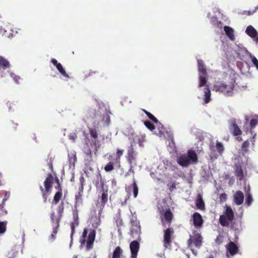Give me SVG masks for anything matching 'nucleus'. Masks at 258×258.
Listing matches in <instances>:
<instances>
[{"mask_svg": "<svg viewBox=\"0 0 258 258\" xmlns=\"http://www.w3.org/2000/svg\"><path fill=\"white\" fill-rule=\"evenodd\" d=\"M249 143L248 141H244L242 145V148L243 150H244L245 151L247 150V149L249 147Z\"/></svg>", "mask_w": 258, "mask_h": 258, "instance_id": "8fccbe9b", "label": "nucleus"}, {"mask_svg": "<svg viewBox=\"0 0 258 258\" xmlns=\"http://www.w3.org/2000/svg\"><path fill=\"white\" fill-rule=\"evenodd\" d=\"M257 9H258V6L255 7V9L254 11H244L243 12V15H247V16H249V15H252L254 12H255V11H256V10H257Z\"/></svg>", "mask_w": 258, "mask_h": 258, "instance_id": "09e8293b", "label": "nucleus"}, {"mask_svg": "<svg viewBox=\"0 0 258 258\" xmlns=\"http://www.w3.org/2000/svg\"><path fill=\"white\" fill-rule=\"evenodd\" d=\"M80 256L79 255H74L73 258H79Z\"/></svg>", "mask_w": 258, "mask_h": 258, "instance_id": "69168bd1", "label": "nucleus"}, {"mask_svg": "<svg viewBox=\"0 0 258 258\" xmlns=\"http://www.w3.org/2000/svg\"><path fill=\"white\" fill-rule=\"evenodd\" d=\"M173 233L174 230L172 228H168L164 230L163 244L165 247L168 248L171 246Z\"/></svg>", "mask_w": 258, "mask_h": 258, "instance_id": "6e6552de", "label": "nucleus"}, {"mask_svg": "<svg viewBox=\"0 0 258 258\" xmlns=\"http://www.w3.org/2000/svg\"><path fill=\"white\" fill-rule=\"evenodd\" d=\"M176 161L181 166L187 167L190 164H195L197 162V155L195 151L189 150L187 154H182L178 156Z\"/></svg>", "mask_w": 258, "mask_h": 258, "instance_id": "7ed1b4c3", "label": "nucleus"}, {"mask_svg": "<svg viewBox=\"0 0 258 258\" xmlns=\"http://www.w3.org/2000/svg\"><path fill=\"white\" fill-rule=\"evenodd\" d=\"M6 228V223L4 222H0V233H3L5 232Z\"/></svg>", "mask_w": 258, "mask_h": 258, "instance_id": "a19ab883", "label": "nucleus"}, {"mask_svg": "<svg viewBox=\"0 0 258 258\" xmlns=\"http://www.w3.org/2000/svg\"><path fill=\"white\" fill-rule=\"evenodd\" d=\"M258 124V119L252 118L250 120L249 125L251 128H254Z\"/></svg>", "mask_w": 258, "mask_h": 258, "instance_id": "58836bf2", "label": "nucleus"}, {"mask_svg": "<svg viewBox=\"0 0 258 258\" xmlns=\"http://www.w3.org/2000/svg\"><path fill=\"white\" fill-rule=\"evenodd\" d=\"M252 202V198L250 194H246V203L249 206Z\"/></svg>", "mask_w": 258, "mask_h": 258, "instance_id": "79ce46f5", "label": "nucleus"}, {"mask_svg": "<svg viewBox=\"0 0 258 258\" xmlns=\"http://www.w3.org/2000/svg\"><path fill=\"white\" fill-rule=\"evenodd\" d=\"M94 127H91L89 128V133L90 136L94 140H92V143L93 145L97 148L99 147V142L97 140V138H98V134L96 130V128L98 127H95L93 125Z\"/></svg>", "mask_w": 258, "mask_h": 258, "instance_id": "9d476101", "label": "nucleus"}, {"mask_svg": "<svg viewBox=\"0 0 258 258\" xmlns=\"http://www.w3.org/2000/svg\"><path fill=\"white\" fill-rule=\"evenodd\" d=\"M255 38V41H256V42L258 43V36H256Z\"/></svg>", "mask_w": 258, "mask_h": 258, "instance_id": "0e129e2a", "label": "nucleus"}, {"mask_svg": "<svg viewBox=\"0 0 258 258\" xmlns=\"http://www.w3.org/2000/svg\"><path fill=\"white\" fill-rule=\"evenodd\" d=\"M132 186L133 188L134 197L136 198L138 195L139 188L135 178H134Z\"/></svg>", "mask_w": 258, "mask_h": 258, "instance_id": "f704fd0d", "label": "nucleus"}, {"mask_svg": "<svg viewBox=\"0 0 258 258\" xmlns=\"http://www.w3.org/2000/svg\"><path fill=\"white\" fill-rule=\"evenodd\" d=\"M123 150L117 149L116 150V159L120 160L121 156L123 155Z\"/></svg>", "mask_w": 258, "mask_h": 258, "instance_id": "a18cd8bd", "label": "nucleus"}, {"mask_svg": "<svg viewBox=\"0 0 258 258\" xmlns=\"http://www.w3.org/2000/svg\"><path fill=\"white\" fill-rule=\"evenodd\" d=\"M87 234H88V230L87 228H85L84 229V231H83V232L82 234V237L83 238V239H81V244H84L85 243V242H86L85 238L87 237Z\"/></svg>", "mask_w": 258, "mask_h": 258, "instance_id": "ea45409f", "label": "nucleus"}, {"mask_svg": "<svg viewBox=\"0 0 258 258\" xmlns=\"http://www.w3.org/2000/svg\"><path fill=\"white\" fill-rule=\"evenodd\" d=\"M143 111L150 119L156 123H159L162 126V128L163 127L162 124L159 122L158 120L152 114L145 109Z\"/></svg>", "mask_w": 258, "mask_h": 258, "instance_id": "473e14b6", "label": "nucleus"}, {"mask_svg": "<svg viewBox=\"0 0 258 258\" xmlns=\"http://www.w3.org/2000/svg\"><path fill=\"white\" fill-rule=\"evenodd\" d=\"M219 199L221 202H225L227 199V196L225 193L221 194L219 196Z\"/></svg>", "mask_w": 258, "mask_h": 258, "instance_id": "49530a36", "label": "nucleus"}, {"mask_svg": "<svg viewBox=\"0 0 258 258\" xmlns=\"http://www.w3.org/2000/svg\"><path fill=\"white\" fill-rule=\"evenodd\" d=\"M104 180L102 178V176L100 172V171H98L97 174H96V176L95 177V178L93 180V183L96 186L97 189L99 188V184L102 182V181H103Z\"/></svg>", "mask_w": 258, "mask_h": 258, "instance_id": "4be33fe9", "label": "nucleus"}, {"mask_svg": "<svg viewBox=\"0 0 258 258\" xmlns=\"http://www.w3.org/2000/svg\"><path fill=\"white\" fill-rule=\"evenodd\" d=\"M251 61L253 63L254 66L256 67L257 70H258V60L257 58L253 55L250 56Z\"/></svg>", "mask_w": 258, "mask_h": 258, "instance_id": "c03bdc74", "label": "nucleus"}, {"mask_svg": "<svg viewBox=\"0 0 258 258\" xmlns=\"http://www.w3.org/2000/svg\"><path fill=\"white\" fill-rule=\"evenodd\" d=\"M99 188L101 192H105L108 191V186L106 185L105 181L104 180L99 184Z\"/></svg>", "mask_w": 258, "mask_h": 258, "instance_id": "c9c22d12", "label": "nucleus"}, {"mask_svg": "<svg viewBox=\"0 0 258 258\" xmlns=\"http://www.w3.org/2000/svg\"><path fill=\"white\" fill-rule=\"evenodd\" d=\"M51 62L56 67L58 72L60 73L61 75H62L63 77L70 78L68 74H67L65 70L63 69V67L61 64L60 63L58 62L57 60L54 58H52L51 60Z\"/></svg>", "mask_w": 258, "mask_h": 258, "instance_id": "2eb2a0df", "label": "nucleus"}, {"mask_svg": "<svg viewBox=\"0 0 258 258\" xmlns=\"http://www.w3.org/2000/svg\"><path fill=\"white\" fill-rule=\"evenodd\" d=\"M191 250L192 251V253H193L195 255H197V252L194 250V249H191Z\"/></svg>", "mask_w": 258, "mask_h": 258, "instance_id": "e2e57ef3", "label": "nucleus"}, {"mask_svg": "<svg viewBox=\"0 0 258 258\" xmlns=\"http://www.w3.org/2000/svg\"><path fill=\"white\" fill-rule=\"evenodd\" d=\"M82 196V193L78 192V193L75 196L76 203H77L81 199Z\"/></svg>", "mask_w": 258, "mask_h": 258, "instance_id": "864d4df0", "label": "nucleus"}, {"mask_svg": "<svg viewBox=\"0 0 258 258\" xmlns=\"http://www.w3.org/2000/svg\"><path fill=\"white\" fill-rule=\"evenodd\" d=\"M55 188L58 189V191H62L60 183L57 184V186H55Z\"/></svg>", "mask_w": 258, "mask_h": 258, "instance_id": "6e6d98bb", "label": "nucleus"}, {"mask_svg": "<svg viewBox=\"0 0 258 258\" xmlns=\"http://www.w3.org/2000/svg\"><path fill=\"white\" fill-rule=\"evenodd\" d=\"M208 81V75H199V87L205 86Z\"/></svg>", "mask_w": 258, "mask_h": 258, "instance_id": "c85d7f7f", "label": "nucleus"}, {"mask_svg": "<svg viewBox=\"0 0 258 258\" xmlns=\"http://www.w3.org/2000/svg\"><path fill=\"white\" fill-rule=\"evenodd\" d=\"M96 236V232L94 230H91L88 236L86 244V249L89 250L93 248L94 245V241Z\"/></svg>", "mask_w": 258, "mask_h": 258, "instance_id": "1a4fd4ad", "label": "nucleus"}, {"mask_svg": "<svg viewBox=\"0 0 258 258\" xmlns=\"http://www.w3.org/2000/svg\"><path fill=\"white\" fill-rule=\"evenodd\" d=\"M123 253V250L120 246H117L114 250L112 258H120Z\"/></svg>", "mask_w": 258, "mask_h": 258, "instance_id": "c756f323", "label": "nucleus"}, {"mask_svg": "<svg viewBox=\"0 0 258 258\" xmlns=\"http://www.w3.org/2000/svg\"><path fill=\"white\" fill-rule=\"evenodd\" d=\"M216 148L218 152V153L221 155L224 150V147L223 145L222 144V143L219 142L218 141H217L216 143Z\"/></svg>", "mask_w": 258, "mask_h": 258, "instance_id": "72a5a7b5", "label": "nucleus"}, {"mask_svg": "<svg viewBox=\"0 0 258 258\" xmlns=\"http://www.w3.org/2000/svg\"><path fill=\"white\" fill-rule=\"evenodd\" d=\"M229 130L234 136H238L242 134V131L238 127L235 120L232 121L229 126Z\"/></svg>", "mask_w": 258, "mask_h": 258, "instance_id": "4468645a", "label": "nucleus"}, {"mask_svg": "<svg viewBox=\"0 0 258 258\" xmlns=\"http://www.w3.org/2000/svg\"><path fill=\"white\" fill-rule=\"evenodd\" d=\"M53 158L51 157L49 159L48 161V166L49 167V169H50L51 171H53Z\"/></svg>", "mask_w": 258, "mask_h": 258, "instance_id": "3c124183", "label": "nucleus"}, {"mask_svg": "<svg viewBox=\"0 0 258 258\" xmlns=\"http://www.w3.org/2000/svg\"><path fill=\"white\" fill-rule=\"evenodd\" d=\"M0 67H1L3 70L10 68L9 61L2 56H0Z\"/></svg>", "mask_w": 258, "mask_h": 258, "instance_id": "bb28decb", "label": "nucleus"}, {"mask_svg": "<svg viewBox=\"0 0 258 258\" xmlns=\"http://www.w3.org/2000/svg\"><path fill=\"white\" fill-rule=\"evenodd\" d=\"M130 195H131V194L130 193H128L127 195V196L125 198V201H124V203H126V201L129 200L130 198Z\"/></svg>", "mask_w": 258, "mask_h": 258, "instance_id": "bf43d9fd", "label": "nucleus"}, {"mask_svg": "<svg viewBox=\"0 0 258 258\" xmlns=\"http://www.w3.org/2000/svg\"><path fill=\"white\" fill-rule=\"evenodd\" d=\"M233 168L235 176L238 178L240 181L243 180L244 177V171L240 163L234 165Z\"/></svg>", "mask_w": 258, "mask_h": 258, "instance_id": "9b49d317", "label": "nucleus"}, {"mask_svg": "<svg viewBox=\"0 0 258 258\" xmlns=\"http://www.w3.org/2000/svg\"><path fill=\"white\" fill-rule=\"evenodd\" d=\"M198 63L199 75H208L204 61L201 59H199L198 60Z\"/></svg>", "mask_w": 258, "mask_h": 258, "instance_id": "5701e85b", "label": "nucleus"}, {"mask_svg": "<svg viewBox=\"0 0 258 258\" xmlns=\"http://www.w3.org/2000/svg\"><path fill=\"white\" fill-rule=\"evenodd\" d=\"M164 218L165 221L162 218L161 221L162 224L165 226V222H167L168 224H170L173 218V215L169 209L166 210L164 213Z\"/></svg>", "mask_w": 258, "mask_h": 258, "instance_id": "aec40b11", "label": "nucleus"}, {"mask_svg": "<svg viewBox=\"0 0 258 258\" xmlns=\"http://www.w3.org/2000/svg\"><path fill=\"white\" fill-rule=\"evenodd\" d=\"M18 124H15L13 122H12L11 123V126L12 127H13L14 130H16V126Z\"/></svg>", "mask_w": 258, "mask_h": 258, "instance_id": "13d9d810", "label": "nucleus"}, {"mask_svg": "<svg viewBox=\"0 0 258 258\" xmlns=\"http://www.w3.org/2000/svg\"><path fill=\"white\" fill-rule=\"evenodd\" d=\"M194 224L197 228L201 227L203 223V220L201 215L198 213L195 212L192 215Z\"/></svg>", "mask_w": 258, "mask_h": 258, "instance_id": "dca6fc26", "label": "nucleus"}, {"mask_svg": "<svg viewBox=\"0 0 258 258\" xmlns=\"http://www.w3.org/2000/svg\"><path fill=\"white\" fill-rule=\"evenodd\" d=\"M234 202L237 205H240L243 203L244 195L241 191H237L234 195Z\"/></svg>", "mask_w": 258, "mask_h": 258, "instance_id": "412c9836", "label": "nucleus"}, {"mask_svg": "<svg viewBox=\"0 0 258 258\" xmlns=\"http://www.w3.org/2000/svg\"><path fill=\"white\" fill-rule=\"evenodd\" d=\"M224 30L226 35L230 40H233L234 39V30L232 28L225 26L224 27Z\"/></svg>", "mask_w": 258, "mask_h": 258, "instance_id": "a878e982", "label": "nucleus"}, {"mask_svg": "<svg viewBox=\"0 0 258 258\" xmlns=\"http://www.w3.org/2000/svg\"><path fill=\"white\" fill-rule=\"evenodd\" d=\"M245 32L249 36L252 38H255L258 34L256 30L251 25L247 27Z\"/></svg>", "mask_w": 258, "mask_h": 258, "instance_id": "b1692460", "label": "nucleus"}, {"mask_svg": "<svg viewBox=\"0 0 258 258\" xmlns=\"http://www.w3.org/2000/svg\"><path fill=\"white\" fill-rule=\"evenodd\" d=\"M69 138L70 140H72L73 142H75L77 139V134L75 133H71L69 135Z\"/></svg>", "mask_w": 258, "mask_h": 258, "instance_id": "37998d69", "label": "nucleus"}, {"mask_svg": "<svg viewBox=\"0 0 258 258\" xmlns=\"http://www.w3.org/2000/svg\"><path fill=\"white\" fill-rule=\"evenodd\" d=\"M73 222L71 223V229L72 234L75 232V225H78L79 224V215L78 211L75 206V209L73 211Z\"/></svg>", "mask_w": 258, "mask_h": 258, "instance_id": "a211bd4d", "label": "nucleus"}, {"mask_svg": "<svg viewBox=\"0 0 258 258\" xmlns=\"http://www.w3.org/2000/svg\"><path fill=\"white\" fill-rule=\"evenodd\" d=\"M54 182V178L51 173L47 175L46 178L44 181V185L45 192H50Z\"/></svg>", "mask_w": 258, "mask_h": 258, "instance_id": "f8f14e48", "label": "nucleus"}, {"mask_svg": "<svg viewBox=\"0 0 258 258\" xmlns=\"http://www.w3.org/2000/svg\"><path fill=\"white\" fill-rule=\"evenodd\" d=\"M137 153L135 150L133 145L131 144L128 148L127 153L126 156V159L130 165V169L128 172L125 174L126 176L127 174H128L129 172L132 173L134 174L135 172L134 168L135 166L137 165Z\"/></svg>", "mask_w": 258, "mask_h": 258, "instance_id": "39448f33", "label": "nucleus"}, {"mask_svg": "<svg viewBox=\"0 0 258 258\" xmlns=\"http://www.w3.org/2000/svg\"><path fill=\"white\" fill-rule=\"evenodd\" d=\"M47 192H45V189L44 190V191H43L42 193V196L43 199V202L46 203L47 199V196L46 195V193Z\"/></svg>", "mask_w": 258, "mask_h": 258, "instance_id": "5fc2aeb1", "label": "nucleus"}, {"mask_svg": "<svg viewBox=\"0 0 258 258\" xmlns=\"http://www.w3.org/2000/svg\"><path fill=\"white\" fill-rule=\"evenodd\" d=\"M55 181L56 183H57V184H59V183H60V182H59V179L57 177L55 178Z\"/></svg>", "mask_w": 258, "mask_h": 258, "instance_id": "052dcab7", "label": "nucleus"}, {"mask_svg": "<svg viewBox=\"0 0 258 258\" xmlns=\"http://www.w3.org/2000/svg\"><path fill=\"white\" fill-rule=\"evenodd\" d=\"M204 101L205 103H209L211 100V91L208 87L204 88Z\"/></svg>", "mask_w": 258, "mask_h": 258, "instance_id": "7c9ffc66", "label": "nucleus"}, {"mask_svg": "<svg viewBox=\"0 0 258 258\" xmlns=\"http://www.w3.org/2000/svg\"><path fill=\"white\" fill-rule=\"evenodd\" d=\"M62 197V191H57L54 195L52 200V204H57Z\"/></svg>", "mask_w": 258, "mask_h": 258, "instance_id": "cd10ccee", "label": "nucleus"}, {"mask_svg": "<svg viewBox=\"0 0 258 258\" xmlns=\"http://www.w3.org/2000/svg\"><path fill=\"white\" fill-rule=\"evenodd\" d=\"M234 87L235 81H231L228 84L224 82H217L214 85V89L216 92H220L226 96L233 95Z\"/></svg>", "mask_w": 258, "mask_h": 258, "instance_id": "20e7f679", "label": "nucleus"}, {"mask_svg": "<svg viewBox=\"0 0 258 258\" xmlns=\"http://www.w3.org/2000/svg\"><path fill=\"white\" fill-rule=\"evenodd\" d=\"M79 192H81V193H83V190H84V184L83 182L81 183V186L79 187Z\"/></svg>", "mask_w": 258, "mask_h": 258, "instance_id": "4d7b16f0", "label": "nucleus"}, {"mask_svg": "<svg viewBox=\"0 0 258 258\" xmlns=\"http://www.w3.org/2000/svg\"><path fill=\"white\" fill-rule=\"evenodd\" d=\"M40 190L41 191L42 193L43 192V191H44V189H43V188L42 187V186H40Z\"/></svg>", "mask_w": 258, "mask_h": 258, "instance_id": "680f3d73", "label": "nucleus"}, {"mask_svg": "<svg viewBox=\"0 0 258 258\" xmlns=\"http://www.w3.org/2000/svg\"><path fill=\"white\" fill-rule=\"evenodd\" d=\"M226 248L231 255L236 254L238 251L237 245L233 241L229 242Z\"/></svg>", "mask_w": 258, "mask_h": 258, "instance_id": "6ab92c4d", "label": "nucleus"}, {"mask_svg": "<svg viewBox=\"0 0 258 258\" xmlns=\"http://www.w3.org/2000/svg\"><path fill=\"white\" fill-rule=\"evenodd\" d=\"M222 236L220 235H218L216 239V243L220 244L222 242Z\"/></svg>", "mask_w": 258, "mask_h": 258, "instance_id": "603ef678", "label": "nucleus"}, {"mask_svg": "<svg viewBox=\"0 0 258 258\" xmlns=\"http://www.w3.org/2000/svg\"><path fill=\"white\" fill-rule=\"evenodd\" d=\"M130 248L131 252V255H138L140 248V243L137 240L132 241L130 245Z\"/></svg>", "mask_w": 258, "mask_h": 258, "instance_id": "f3484780", "label": "nucleus"}, {"mask_svg": "<svg viewBox=\"0 0 258 258\" xmlns=\"http://www.w3.org/2000/svg\"><path fill=\"white\" fill-rule=\"evenodd\" d=\"M64 209V203L63 202H61L58 205L56 209L57 215H56L54 212L50 214V220L53 230L51 234L49 237V240L52 241L55 238V236L59 227L60 222L62 217Z\"/></svg>", "mask_w": 258, "mask_h": 258, "instance_id": "f03ea898", "label": "nucleus"}, {"mask_svg": "<svg viewBox=\"0 0 258 258\" xmlns=\"http://www.w3.org/2000/svg\"><path fill=\"white\" fill-rule=\"evenodd\" d=\"M108 191L102 192L100 197V203L101 206L104 207L108 201Z\"/></svg>", "mask_w": 258, "mask_h": 258, "instance_id": "2f4dec72", "label": "nucleus"}, {"mask_svg": "<svg viewBox=\"0 0 258 258\" xmlns=\"http://www.w3.org/2000/svg\"><path fill=\"white\" fill-rule=\"evenodd\" d=\"M114 169L113 163L109 162L104 167V170L106 172H110Z\"/></svg>", "mask_w": 258, "mask_h": 258, "instance_id": "e433bc0d", "label": "nucleus"}, {"mask_svg": "<svg viewBox=\"0 0 258 258\" xmlns=\"http://www.w3.org/2000/svg\"><path fill=\"white\" fill-rule=\"evenodd\" d=\"M145 125L150 131H152L155 128V125L150 121L146 120L144 122Z\"/></svg>", "mask_w": 258, "mask_h": 258, "instance_id": "4c0bfd02", "label": "nucleus"}, {"mask_svg": "<svg viewBox=\"0 0 258 258\" xmlns=\"http://www.w3.org/2000/svg\"><path fill=\"white\" fill-rule=\"evenodd\" d=\"M131 232L133 236L138 235V239L140 240L141 227L139 223L136 221L132 222V227L131 228Z\"/></svg>", "mask_w": 258, "mask_h": 258, "instance_id": "ddd939ff", "label": "nucleus"}, {"mask_svg": "<svg viewBox=\"0 0 258 258\" xmlns=\"http://www.w3.org/2000/svg\"><path fill=\"white\" fill-rule=\"evenodd\" d=\"M234 218V215L232 208L226 206L224 214L219 217V222L224 227H228L230 223L232 222Z\"/></svg>", "mask_w": 258, "mask_h": 258, "instance_id": "423d86ee", "label": "nucleus"}, {"mask_svg": "<svg viewBox=\"0 0 258 258\" xmlns=\"http://www.w3.org/2000/svg\"><path fill=\"white\" fill-rule=\"evenodd\" d=\"M84 152L88 156H91L92 151L89 147L84 148Z\"/></svg>", "mask_w": 258, "mask_h": 258, "instance_id": "de8ad7c7", "label": "nucleus"}, {"mask_svg": "<svg viewBox=\"0 0 258 258\" xmlns=\"http://www.w3.org/2000/svg\"><path fill=\"white\" fill-rule=\"evenodd\" d=\"M196 205L198 209L204 210L205 209V203L201 195H199L196 201Z\"/></svg>", "mask_w": 258, "mask_h": 258, "instance_id": "393cba45", "label": "nucleus"}, {"mask_svg": "<svg viewBox=\"0 0 258 258\" xmlns=\"http://www.w3.org/2000/svg\"><path fill=\"white\" fill-rule=\"evenodd\" d=\"M137 256L136 255H131V258H137Z\"/></svg>", "mask_w": 258, "mask_h": 258, "instance_id": "338daca9", "label": "nucleus"}, {"mask_svg": "<svg viewBox=\"0 0 258 258\" xmlns=\"http://www.w3.org/2000/svg\"><path fill=\"white\" fill-rule=\"evenodd\" d=\"M188 247H190L192 245L198 248H200L203 243V237L201 234L197 231H194L192 235H189V238L187 241Z\"/></svg>", "mask_w": 258, "mask_h": 258, "instance_id": "0eeeda50", "label": "nucleus"}, {"mask_svg": "<svg viewBox=\"0 0 258 258\" xmlns=\"http://www.w3.org/2000/svg\"><path fill=\"white\" fill-rule=\"evenodd\" d=\"M86 115L88 119L94 120V126L99 127L102 123L104 125H108L110 122V117L107 114H102L100 109L89 108L86 111Z\"/></svg>", "mask_w": 258, "mask_h": 258, "instance_id": "f257e3e1", "label": "nucleus"}, {"mask_svg": "<svg viewBox=\"0 0 258 258\" xmlns=\"http://www.w3.org/2000/svg\"><path fill=\"white\" fill-rule=\"evenodd\" d=\"M137 256L136 255H131V258H137Z\"/></svg>", "mask_w": 258, "mask_h": 258, "instance_id": "774afa93", "label": "nucleus"}]
</instances>
